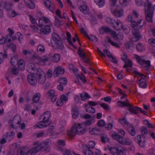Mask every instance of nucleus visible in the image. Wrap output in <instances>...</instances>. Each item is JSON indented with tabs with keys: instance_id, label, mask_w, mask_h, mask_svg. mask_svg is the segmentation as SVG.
Instances as JSON below:
<instances>
[{
	"instance_id": "16",
	"label": "nucleus",
	"mask_w": 155,
	"mask_h": 155,
	"mask_svg": "<svg viewBox=\"0 0 155 155\" xmlns=\"http://www.w3.org/2000/svg\"><path fill=\"white\" fill-rule=\"evenodd\" d=\"M45 6L51 12H53L54 9V5L50 1L48 0L46 2H44Z\"/></svg>"
},
{
	"instance_id": "15",
	"label": "nucleus",
	"mask_w": 155,
	"mask_h": 155,
	"mask_svg": "<svg viewBox=\"0 0 155 155\" xmlns=\"http://www.w3.org/2000/svg\"><path fill=\"white\" fill-rule=\"evenodd\" d=\"M141 21V20H140L137 23L135 21H134L131 22L130 25L131 27L134 28H137L141 29L143 26V25H140Z\"/></svg>"
},
{
	"instance_id": "57",
	"label": "nucleus",
	"mask_w": 155,
	"mask_h": 155,
	"mask_svg": "<svg viewBox=\"0 0 155 155\" xmlns=\"http://www.w3.org/2000/svg\"><path fill=\"white\" fill-rule=\"evenodd\" d=\"M103 52L105 55H107V57H109V58L112 57V54L107 49H104L103 51Z\"/></svg>"
},
{
	"instance_id": "21",
	"label": "nucleus",
	"mask_w": 155,
	"mask_h": 155,
	"mask_svg": "<svg viewBox=\"0 0 155 155\" xmlns=\"http://www.w3.org/2000/svg\"><path fill=\"white\" fill-rule=\"evenodd\" d=\"M17 63L18 65V68L21 71H23L25 67V63L23 60L21 59L17 61Z\"/></svg>"
},
{
	"instance_id": "27",
	"label": "nucleus",
	"mask_w": 155,
	"mask_h": 155,
	"mask_svg": "<svg viewBox=\"0 0 155 155\" xmlns=\"http://www.w3.org/2000/svg\"><path fill=\"white\" fill-rule=\"evenodd\" d=\"M127 129L129 134L133 136L136 134L135 129L133 126H128L127 127Z\"/></svg>"
},
{
	"instance_id": "45",
	"label": "nucleus",
	"mask_w": 155,
	"mask_h": 155,
	"mask_svg": "<svg viewBox=\"0 0 155 155\" xmlns=\"http://www.w3.org/2000/svg\"><path fill=\"white\" fill-rule=\"evenodd\" d=\"M8 55L6 52H5L4 54L2 53H0V64L2 62L4 58H7Z\"/></svg>"
},
{
	"instance_id": "37",
	"label": "nucleus",
	"mask_w": 155,
	"mask_h": 155,
	"mask_svg": "<svg viewBox=\"0 0 155 155\" xmlns=\"http://www.w3.org/2000/svg\"><path fill=\"white\" fill-rule=\"evenodd\" d=\"M80 97L83 101H85L87 99L90 98L91 97L87 93H82L80 94Z\"/></svg>"
},
{
	"instance_id": "61",
	"label": "nucleus",
	"mask_w": 155,
	"mask_h": 155,
	"mask_svg": "<svg viewBox=\"0 0 155 155\" xmlns=\"http://www.w3.org/2000/svg\"><path fill=\"white\" fill-rule=\"evenodd\" d=\"M38 51H39L41 52H44L45 50V47L42 45H39L37 48Z\"/></svg>"
},
{
	"instance_id": "10",
	"label": "nucleus",
	"mask_w": 155,
	"mask_h": 155,
	"mask_svg": "<svg viewBox=\"0 0 155 155\" xmlns=\"http://www.w3.org/2000/svg\"><path fill=\"white\" fill-rule=\"evenodd\" d=\"M128 107V110L130 112V114H137L138 113V111L139 110V108H140L138 107H134L130 104H129Z\"/></svg>"
},
{
	"instance_id": "58",
	"label": "nucleus",
	"mask_w": 155,
	"mask_h": 155,
	"mask_svg": "<svg viewBox=\"0 0 155 155\" xmlns=\"http://www.w3.org/2000/svg\"><path fill=\"white\" fill-rule=\"evenodd\" d=\"M87 37L90 41H95L96 42L98 41L97 38L94 35H91V37L88 35Z\"/></svg>"
},
{
	"instance_id": "25",
	"label": "nucleus",
	"mask_w": 155,
	"mask_h": 155,
	"mask_svg": "<svg viewBox=\"0 0 155 155\" xmlns=\"http://www.w3.org/2000/svg\"><path fill=\"white\" fill-rule=\"evenodd\" d=\"M12 4L11 3L7 2H2V6L4 5V8L7 11H10L12 9Z\"/></svg>"
},
{
	"instance_id": "18",
	"label": "nucleus",
	"mask_w": 155,
	"mask_h": 155,
	"mask_svg": "<svg viewBox=\"0 0 155 155\" xmlns=\"http://www.w3.org/2000/svg\"><path fill=\"white\" fill-rule=\"evenodd\" d=\"M64 72V70L60 66L56 68L54 71V74L57 77L60 74H63Z\"/></svg>"
},
{
	"instance_id": "47",
	"label": "nucleus",
	"mask_w": 155,
	"mask_h": 155,
	"mask_svg": "<svg viewBox=\"0 0 155 155\" xmlns=\"http://www.w3.org/2000/svg\"><path fill=\"white\" fill-rule=\"evenodd\" d=\"M44 124H46L45 127H48L50 124V121L49 120V119L47 118L45 116H43V120L42 121Z\"/></svg>"
},
{
	"instance_id": "54",
	"label": "nucleus",
	"mask_w": 155,
	"mask_h": 155,
	"mask_svg": "<svg viewBox=\"0 0 155 155\" xmlns=\"http://www.w3.org/2000/svg\"><path fill=\"white\" fill-rule=\"evenodd\" d=\"M95 2L100 7H102L105 4L104 0H100L98 1V2Z\"/></svg>"
},
{
	"instance_id": "49",
	"label": "nucleus",
	"mask_w": 155,
	"mask_h": 155,
	"mask_svg": "<svg viewBox=\"0 0 155 155\" xmlns=\"http://www.w3.org/2000/svg\"><path fill=\"white\" fill-rule=\"evenodd\" d=\"M10 72L12 74L16 75L18 74V70L17 67H14L11 69Z\"/></svg>"
},
{
	"instance_id": "35",
	"label": "nucleus",
	"mask_w": 155,
	"mask_h": 155,
	"mask_svg": "<svg viewBox=\"0 0 155 155\" xmlns=\"http://www.w3.org/2000/svg\"><path fill=\"white\" fill-rule=\"evenodd\" d=\"M29 2H30L31 4L27 2L25 0V4L26 6L30 9H34L35 8V5L33 3V2L31 0H28Z\"/></svg>"
},
{
	"instance_id": "14",
	"label": "nucleus",
	"mask_w": 155,
	"mask_h": 155,
	"mask_svg": "<svg viewBox=\"0 0 155 155\" xmlns=\"http://www.w3.org/2000/svg\"><path fill=\"white\" fill-rule=\"evenodd\" d=\"M79 9L80 11L84 14L89 13V8L87 4L85 3H84L83 4L80 6Z\"/></svg>"
},
{
	"instance_id": "50",
	"label": "nucleus",
	"mask_w": 155,
	"mask_h": 155,
	"mask_svg": "<svg viewBox=\"0 0 155 155\" xmlns=\"http://www.w3.org/2000/svg\"><path fill=\"white\" fill-rule=\"evenodd\" d=\"M134 74L135 75H139L140 76H142L140 79H144L148 77V76L146 75H144L143 74H140V72L137 71H134Z\"/></svg>"
},
{
	"instance_id": "40",
	"label": "nucleus",
	"mask_w": 155,
	"mask_h": 155,
	"mask_svg": "<svg viewBox=\"0 0 155 155\" xmlns=\"http://www.w3.org/2000/svg\"><path fill=\"white\" fill-rule=\"evenodd\" d=\"M77 77L78 78L81 80L83 83L84 84L86 83L87 81L85 76L82 73H81L80 75L78 74Z\"/></svg>"
},
{
	"instance_id": "24",
	"label": "nucleus",
	"mask_w": 155,
	"mask_h": 155,
	"mask_svg": "<svg viewBox=\"0 0 155 155\" xmlns=\"http://www.w3.org/2000/svg\"><path fill=\"white\" fill-rule=\"evenodd\" d=\"M83 152L84 155H93V152L91 149L88 148L87 146H84L83 147Z\"/></svg>"
},
{
	"instance_id": "52",
	"label": "nucleus",
	"mask_w": 155,
	"mask_h": 155,
	"mask_svg": "<svg viewBox=\"0 0 155 155\" xmlns=\"http://www.w3.org/2000/svg\"><path fill=\"white\" fill-rule=\"evenodd\" d=\"M68 66L70 70L72 71L73 72L75 73L78 71V69L73 64H70Z\"/></svg>"
},
{
	"instance_id": "60",
	"label": "nucleus",
	"mask_w": 155,
	"mask_h": 155,
	"mask_svg": "<svg viewBox=\"0 0 155 155\" xmlns=\"http://www.w3.org/2000/svg\"><path fill=\"white\" fill-rule=\"evenodd\" d=\"M141 132L142 135H144L147 132V128L145 126H142L141 127Z\"/></svg>"
},
{
	"instance_id": "62",
	"label": "nucleus",
	"mask_w": 155,
	"mask_h": 155,
	"mask_svg": "<svg viewBox=\"0 0 155 155\" xmlns=\"http://www.w3.org/2000/svg\"><path fill=\"white\" fill-rule=\"evenodd\" d=\"M105 122L102 120H101L97 122V125L99 127H102L105 125Z\"/></svg>"
},
{
	"instance_id": "46",
	"label": "nucleus",
	"mask_w": 155,
	"mask_h": 155,
	"mask_svg": "<svg viewBox=\"0 0 155 155\" xmlns=\"http://www.w3.org/2000/svg\"><path fill=\"white\" fill-rule=\"evenodd\" d=\"M67 80L66 78H61L59 80V83L63 85H65L67 83Z\"/></svg>"
},
{
	"instance_id": "34",
	"label": "nucleus",
	"mask_w": 155,
	"mask_h": 155,
	"mask_svg": "<svg viewBox=\"0 0 155 155\" xmlns=\"http://www.w3.org/2000/svg\"><path fill=\"white\" fill-rule=\"evenodd\" d=\"M124 62L125 64L123 66V68H127V67H132L133 64L131 60H126Z\"/></svg>"
},
{
	"instance_id": "8",
	"label": "nucleus",
	"mask_w": 155,
	"mask_h": 155,
	"mask_svg": "<svg viewBox=\"0 0 155 155\" xmlns=\"http://www.w3.org/2000/svg\"><path fill=\"white\" fill-rule=\"evenodd\" d=\"M37 76L35 74H30L27 76V79L29 83L31 85H35L37 83Z\"/></svg>"
},
{
	"instance_id": "39",
	"label": "nucleus",
	"mask_w": 155,
	"mask_h": 155,
	"mask_svg": "<svg viewBox=\"0 0 155 155\" xmlns=\"http://www.w3.org/2000/svg\"><path fill=\"white\" fill-rule=\"evenodd\" d=\"M21 122V118L20 117H14L12 121L13 123L20 124Z\"/></svg>"
},
{
	"instance_id": "42",
	"label": "nucleus",
	"mask_w": 155,
	"mask_h": 155,
	"mask_svg": "<svg viewBox=\"0 0 155 155\" xmlns=\"http://www.w3.org/2000/svg\"><path fill=\"white\" fill-rule=\"evenodd\" d=\"M95 143L94 141H89L87 145H86L84 146H87L88 148L92 149L95 146Z\"/></svg>"
},
{
	"instance_id": "59",
	"label": "nucleus",
	"mask_w": 155,
	"mask_h": 155,
	"mask_svg": "<svg viewBox=\"0 0 155 155\" xmlns=\"http://www.w3.org/2000/svg\"><path fill=\"white\" fill-rule=\"evenodd\" d=\"M47 94L50 97L55 95V91L52 90H49Z\"/></svg>"
},
{
	"instance_id": "22",
	"label": "nucleus",
	"mask_w": 155,
	"mask_h": 155,
	"mask_svg": "<svg viewBox=\"0 0 155 155\" xmlns=\"http://www.w3.org/2000/svg\"><path fill=\"white\" fill-rule=\"evenodd\" d=\"M111 137L114 139L116 140L119 143H120L122 136L120 135L119 134L116 132H114L111 135Z\"/></svg>"
},
{
	"instance_id": "3",
	"label": "nucleus",
	"mask_w": 155,
	"mask_h": 155,
	"mask_svg": "<svg viewBox=\"0 0 155 155\" xmlns=\"http://www.w3.org/2000/svg\"><path fill=\"white\" fill-rule=\"evenodd\" d=\"M144 6L146 19L148 22H152L153 21V11L151 8V5L149 2L148 0H146L144 4Z\"/></svg>"
},
{
	"instance_id": "26",
	"label": "nucleus",
	"mask_w": 155,
	"mask_h": 155,
	"mask_svg": "<svg viewBox=\"0 0 155 155\" xmlns=\"http://www.w3.org/2000/svg\"><path fill=\"white\" fill-rule=\"evenodd\" d=\"M85 108L86 109V111L89 113L94 114L95 112V110L93 107L89 106L87 104H85Z\"/></svg>"
},
{
	"instance_id": "63",
	"label": "nucleus",
	"mask_w": 155,
	"mask_h": 155,
	"mask_svg": "<svg viewBox=\"0 0 155 155\" xmlns=\"http://www.w3.org/2000/svg\"><path fill=\"white\" fill-rule=\"evenodd\" d=\"M117 40H122L124 38V35L122 32H120L117 34Z\"/></svg>"
},
{
	"instance_id": "17",
	"label": "nucleus",
	"mask_w": 155,
	"mask_h": 155,
	"mask_svg": "<svg viewBox=\"0 0 155 155\" xmlns=\"http://www.w3.org/2000/svg\"><path fill=\"white\" fill-rule=\"evenodd\" d=\"M112 26L116 30H119L122 28L123 25L119 20L117 19Z\"/></svg>"
},
{
	"instance_id": "13",
	"label": "nucleus",
	"mask_w": 155,
	"mask_h": 155,
	"mask_svg": "<svg viewBox=\"0 0 155 155\" xmlns=\"http://www.w3.org/2000/svg\"><path fill=\"white\" fill-rule=\"evenodd\" d=\"M40 31L42 34L47 35L51 32V29L49 26L46 25L44 28H41L40 29Z\"/></svg>"
},
{
	"instance_id": "2",
	"label": "nucleus",
	"mask_w": 155,
	"mask_h": 155,
	"mask_svg": "<svg viewBox=\"0 0 155 155\" xmlns=\"http://www.w3.org/2000/svg\"><path fill=\"white\" fill-rule=\"evenodd\" d=\"M86 130L85 128L81 125V124H75L71 130L68 132L67 134L69 139L71 140L72 138L75 136L76 134H83L85 133Z\"/></svg>"
},
{
	"instance_id": "11",
	"label": "nucleus",
	"mask_w": 155,
	"mask_h": 155,
	"mask_svg": "<svg viewBox=\"0 0 155 155\" xmlns=\"http://www.w3.org/2000/svg\"><path fill=\"white\" fill-rule=\"evenodd\" d=\"M39 72V74L38 75H36L37 77H38V82L41 84H43L46 81V78L45 77V74L42 71H41Z\"/></svg>"
},
{
	"instance_id": "7",
	"label": "nucleus",
	"mask_w": 155,
	"mask_h": 155,
	"mask_svg": "<svg viewBox=\"0 0 155 155\" xmlns=\"http://www.w3.org/2000/svg\"><path fill=\"white\" fill-rule=\"evenodd\" d=\"M79 49L77 51L78 54L81 57L83 58L82 60L83 61L86 63H88L90 62L91 59L88 58L86 59V56L84 52V51L82 49H81V48L80 47H78Z\"/></svg>"
},
{
	"instance_id": "48",
	"label": "nucleus",
	"mask_w": 155,
	"mask_h": 155,
	"mask_svg": "<svg viewBox=\"0 0 155 155\" xmlns=\"http://www.w3.org/2000/svg\"><path fill=\"white\" fill-rule=\"evenodd\" d=\"M3 138L0 141V153L2 151V146L3 144L6 143L7 140L5 137H3Z\"/></svg>"
},
{
	"instance_id": "53",
	"label": "nucleus",
	"mask_w": 155,
	"mask_h": 155,
	"mask_svg": "<svg viewBox=\"0 0 155 155\" xmlns=\"http://www.w3.org/2000/svg\"><path fill=\"white\" fill-rule=\"evenodd\" d=\"M119 3L122 6H127L128 4L127 0H119Z\"/></svg>"
},
{
	"instance_id": "43",
	"label": "nucleus",
	"mask_w": 155,
	"mask_h": 155,
	"mask_svg": "<svg viewBox=\"0 0 155 155\" xmlns=\"http://www.w3.org/2000/svg\"><path fill=\"white\" fill-rule=\"evenodd\" d=\"M118 120L121 124L124 125H126L127 127L129 126V124L126 120L125 118H123L122 119L120 118Z\"/></svg>"
},
{
	"instance_id": "4",
	"label": "nucleus",
	"mask_w": 155,
	"mask_h": 155,
	"mask_svg": "<svg viewBox=\"0 0 155 155\" xmlns=\"http://www.w3.org/2000/svg\"><path fill=\"white\" fill-rule=\"evenodd\" d=\"M135 58L137 62L145 69L147 70L150 68V61H146L143 59H142L140 56L137 54L135 55Z\"/></svg>"
},
{
	"instance_id": "41",
	"label": "nucleus",
	"mask_w": 155,
	"mask_h": 155,
	"mask_svg": "<svg viewBox=\"0 0 155 155\" xmlns=\"http://www.w3.org/2000/svg\"><path fill=\"white\" fill-rule=\"evenodd\" d=\"M46 124H44L43 122L41 121L39 123H38L36 125H35V127L36 128H43L45 127Z\"/></svg>"
},
{
	"instance_id": "23",
	"label": "nucleus",
	"mask_w": 155,
	"mask_h": 155,
	"mask_svg": "<svg viewBox=\"0 0 155 155\" xmlns=\"http://www.w3.org/2000/svg\"><path fill=\"white\" fill-rule=\"evenodd\" d=\"M132 143L131 140L129 138H124L122 137V138L120 142V143L122 144H126L130 145Z\"/></svg>"
},
{
	"instance_id": "44",
	"label": "nucleus",
	"mask_w": 155,
	"mask_h": 155,
	"mask_svg": "<svg viewBox=\"0 0 155 155\" xmlns=\"http://www.w3.org/2000/svg\"><path fill=\"white\" fill-rule=\"evenodd\" d=\"M130 103L129 102H127L125 101H119L117 102L118 105L121 107H124V106L128 107L129 104Z\"/></svg>"
},
{
	"instance_id": "19",
	"label": "nucleus",
	"mask_w": 155,
	"mask_h": 155,
	"mask_svg": "<svg viewBox=\"0 0 155 155\" xmlns=\"http://www.w3.org/2000/svg\"><path fill=\"white\" fill-rule=\"evenodd\" d=\"M15 135V132L13 131H12L10 132H7L3 136V137H5L6 139L8 140L9 141H10L13 139Z\"/></svg>"
},
{
	"instance_id": "56",
	"label": "nucleus",
	"mask_w": 155,
	"mask_h": 155,
	"mask_svg": "<svg viewBox=\"0 0 155 155\" xmlns=\"http://www.w3.org/2000/svg\"><path fill=\"white\" fill-rule=\"evenodd\" d=\"M91 121L90 120H88L84 123H82L81 125L82 126H83L86 129L87 128V126L90 125L91 124Z\"/></svg>"
},
{
	"instance_id": "9",
	"label": "nucleus",
	"mask_w": 155,
	"mask_h": 155,
	"mask_svg": "<svg viewBox=\"0 0 155 155\" xmlns=\"http://www.w3.org/2000/svg\"><path fill=\"white\" fill-rule=\"evenodd\" d=\"M107 148L112 155H118L120 153L122 152V150H119L117 147H108Z\"/></svg>"
},
{
	"instance_id": "33",
	"label": "nucleus",
	"mask_w": 155,
	"mask_h": 155,
	"mask_svg": "<svg viewBox=\"0 0 155 155\" xmlns=\"http://www.w3.org/2000/svg\"><path fill=\"white\" fill-rule=\"evenodd\" d=\"M132 31L134 36H137L140 38L141 37L140 31L137 28H134L132 30Z\"/></svg>"
},
{
	"instance_id": "20",
	"label": "nucleus",
	"mask_w": 155,
	"mask_h": 155,
	"mask_svg": "<svg viewBox=\"0 0 155 155\" xmlns=\"http://www.w3.org/2000/svg\"><path fill=\"white\" fill-rule=\"evenodd\" d=\"M72 115L74 119H76L78 116V111L76 106H73L71 108Z\"/></svg>"
},
{
	"instance_id": "36",
	"label": "nucleus",
	"mask_w": 155,
	"mask_h": 155,
	"mask_svg": "<svg viewBox=\"0 0 155 155\" xmlns=\"http://www.w3.org/2000/svg\"><path fill=\"white\" fill-rule=\"evenodd\" d=\"M52 59L54 62H58L60 60L59 55L58 54H55L53 56Z\"/></svg>"
},
{
	"instance_id": "30",
	"label": "nucleus",
	"mask_w": 155,
	"mask_h": 155,
	"mask_svg": "<svg viewBox=\"0 0 155 155\" xmlns=\"http://www.w3.org/2000/svg\"><path fill=\"white\" fill-rule=\"evenodd\" d=\"M101 130L98 128H93L90 131V133L91 135H98L101 132Z\"/></svg>"
},
{
	"instance_id": "31",
	"label": "nucleus",
	"mask_w": 155,
	"mask_h": 155,
	"mask_svg": "<svg viewBox=\"0 0 155 155\" xmlns=\"http://www.w3.org/2000/svg\"><path fill=\"white\" fill-rule=\"evenodd\" d=\"M51 37V39L54 43L61 39L59 35L55 33L52 34Z\"/></svg>"
},
{
	"instance_id": "1",
	"label": "nucleus",
	"mask_w": 155,
	"mask_h": 155,
	"mask_svg": "<svg viewBox=\"0 0 155 155\" xmlns=\"http://www.w3.org/2000/svg\"><path fill=\"white\" fill-rule=\"evenodd\" d=\"M49 145V141L48 140L39 143L36 141L34 143V147L30 149L27 152V154L35 155L39 151H43L48 149Z\"/></svg>"
},
{
	"instance_id": "29",
	"label": "nucleus",
	"mask_w": 155,
	"mask_h": 155,
	"mask_svg": "<svg viewBox=\"0 0 155 155\" xmlns=\"http://www.w3.org/2000/svg\"><path fill=\"white\" fill-rule=\"evenodd\" d=\"M54 43L56 47L59 49L62 50L63 49L64 45L61 39L56 42Z\"/></svg>"
},
{
	"instance_id": "32",
	"label": "nucleus",
	"mask_w": 155,
	"mask_h": 155,
	"mask_svg": "<svg viewBox=\"0 0 155 155\" xmlns=\"http://www.w3.org/2000/svg\"><path fill=\"white\" fill-rule=\"evenodd\" d=\"M140 86L143 88H146L147 86L146 81L144 79H140L139 81Z\"/></svg>"
},
{
	"instance_id": "28",
	"label": "nucleus",
	"mask_w": 155,
	"mask_h": 155,
	"mask_svg": "<svg viewBox=\"0 0 155 155\" xmlns=\"http://www.w3.org/2000/svg\"><path fill=\"white\" fill-rule=\"evenodd\" d=\"M41 94L40 93L35 94L33 96L32 101L35 103H38L41 97Z\"/></svg>"
},
{
	"instance_id": "55",
	"label": "nucleus",
	"mask_w": 155,
	"mask_h": 155,
	"mask_svg": "<svg viewBox=\"0 0 155 155\" xmlns=\"http://www.w3.org/2000/svg\"><path fill=\"white\" fill-rule=\"evenodd\" d=\"M106 21L108 24H111L113 26L114 24L115 23V20H113L110 17H107L106 19Z\"/></svg>"
},
{
	"instance_id": "6",
	"label": "nucleus",
	"mask_w": 155,
	"mask_h": 155,
	"mask_svg": "<svg viewBox=\"0 0 155 155\" xmlns=\"http://www.w3.org/2000/svg\"><path fill=\"white\" fill-rule=\"evenodd\" d=\"M134 139L140 147L143 148L145 147L146 140L144 137L138 135L134 138Z\"/></svg>"
},
{
	"instance_id": "5",
	"label": "nucleus",
	"mask_w": 155,
	"mask_h": 155,
	"mask_svg": "<svg viewBox=\"0 0 155 155\" xmlns=\"http://www.w3.org/2000/svg\"><path fill=\"white\" fill-rule=\"evenodd\" d=\"M27 70L30 73L38 75L41 70L38 69L34 64L29 63L27 65Z\"/></svg>"
},
{
	"instance_id": "51",
	"label": "nucleus",
	"mask_w": 155,
	"mask_h": 155,
	"mask_svg": "<svg viewBox=\"0 0 155 155\" xmlns=\"http://www.w3.org/2000/svg\"><path fill=\"white\" fill-rule=\"evenodd\" d=\"M121 29H122L123 30V31L126 34H128L130 31V29L129 27L127 26H125L123 25L122 28H121Z\"/></svg>"
},
{
	"instance_id": "38",
	"label": "nucleus",
	"mask_w": 155,
	"mask_h": 155,
	"mask_svg": "<svg viewBox=\"0 0 155 155\" xmlns=\"http://www.w3.org/2000/svg\"><path fill=\"white\" fill-rule=\"evenodd\" d=\"M136 48L138 51L140 52L144 51L145 49L144 47L140 43H138L136 45Z\"/></svg>"
},
{
	"instance_id": "12",
	"label": "nucleus",
	"mask_w": 155,
	"mask_h": 155,
	"mask_svg": "<svg viewBox=\"0 0 155 155\" xmlns=\"http://www.w3.org/2000/svg\"><path fill=\"white\" fill-rule=\"evenodd\" d=\"M112 14L115 16L120 18L123 15V11L121 8H117L113 11L111 9Z\"/></svg>"
},
{
	"instance_id": "64",
	"label": "nucleus",
	"mask_w": 155,
	"mask_h": 155,
	"mask_svg": "<svg viewBox=\"0 0 155 155\" xmlns=\"http://www.w3.org/2000/svg\"><path fill=\"white\" fill-rule=\"evenodd\" d=\"M149 44L152 46H155V39L151 38L149 39L148 41Z\"/></svg>"
}]
</instances>
